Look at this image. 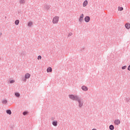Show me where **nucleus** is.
<instances>
[{"mask_svg": "<svg viewBox=\"0 0 130 130\" xmlns=\"http://www.w3.org/2000/svg\"><path fill=\"white\" fill-rule=\"evenodd\" d=\"M69 98H70V99H72V100H76L77 101L78 100H79V97H78V96L77 95H74L73 94H70L69 95Z\"/></svg>", "mask_w": 130, "mask_h": 130, "instance_id": "f257e3e1", "label": "nucleus"}, {"mask_svg": "<svg viewBox=\"0 0 130 130\" xmlns=\"http://www.w3.org/2000/svg\"><path fill=\"white\" fill-rule=\"evenodd\" d=\"M58 20H59V17L57 16L54 17L52 20L53 24H57L58 23Z\"/></svg>", "mask_w": 130, "mask_h": 130, "instance_id": "f03ea898", "label": "nucleus"}, {"mask_svg": "<svg viewBox=\"0 0 130 130\" xmlns=\"http://www.w3.org/2000/svg\"><path fill=\"white\" fill-rule=\"evenodd\" d=\"M77 101L79 102V107H82V106H83V102H82V101L81 100V99H80V98L78 99Z\"/></svg>", "mask_w": 130, "mask_h": 130, "instance_id": "7ed1b4c3", "label": "nucleus"}, {"mask_svg": "<svg viewBox=\"0 0 130 130\" xmlns=\"http://www.w3.org/2000/svg\"><path fill=\"white\" fill-rule=\"evenodd\" d=\"M90 17L89 16H86L84 18V21L85 22H86V23H88V22H89L90 21Z\"/></svg>", "mask_w": 130, "mask_h": 130, "instance_id": "20e7f679", "label": "nucleus"}, {"mask_svg": "<svg viewBox=\"0 0 130 130\" xmlns=\"http://www.w3.org/2000/svg\"><path fill=\"white\" fill-rule=\"evenodd\" d=\"M114 123H115V124H116V125H118V124H120V120H119V119L116 120L114 121Z\"/></svg>", "mask_w": 130, "mask_h": 130, "instance_id": "39448f33", "label": "nucleus"}, {"mask_svg": "<svg viewBox=\"0 0 130 130\" xmlns=\"http://www.w3.org/2000/svg\"><path fill=\"white\" fill-rule=\"evenodd\" d=\"M31 77V75L29 73H26L25 75V79H29Z\"/></svg>", "mask_w": 130, "mask_h": 130, "instance_id": "423d86ee", "label": "nucleus"}, {"mask_svg": "<svg viewBox=\"0 0 130 130\" xmlns=\"http://www.w3.org/2000/svg\"><path fill=\"white\" fill-rule=\"evenodd\" d=\"M82 89L83 91H88V87L87 86H83Z\"/></svg>", "mask_w": 130, "mask_h": 130, "instance_id": "0eeeda50", "label": "nucleus"}, {"mask_svg": "<svg viewBox=\"0 0 130 130\" xmlns=\"http://www.w3.org/2000/svg\"><path fill=\"white\" fill-rule=\"evenodd\" d=\"M47 73H51L52 72V69H51V67H49L47 69Z\"/></svg>", "mask_w": 130, "mask_h": 130, "instance_id": "6e6552de", "label": "nucleus"}, {"mask_svg": "<svg viewBox=\"0 0 130 130\" xmlns=\"http://www.w3.org/2000/svg\"><path fill=\"white\" fill-rule=\"evenodd\" d=\"M83 18H84V14H82V15L80 16V18H79V21H80V22H82V21H83Z\"/></svg>", "mask_w": 130, "mask_h": 130, "instance_id": "1a4fd4ad", "label": "nucleus"}, {"mask_svg": "<svg viewBox=\"0 0 130 130\" xmlns=\"http://www.w3.org/2000/svg\"><path fill=\"white\" fill-rule=\"evenodd\" d=\"M125 28H126V29H129V28H130V24L129 23H126L125 25Z\"/></svg>", "mask_w": 130, "mask_h": 130, "instance_id": "9d476101", "label": "nucleus"}, {"mask_svg": "<svg viewBox=\"0 0 130 130\" xmlns=\"http://www.w3.org/2000/svg\"><path fill=\"white\" fill-rule=\"evenodd\" d=\"M87 5H88V1H85L83 4V7H86V6H87Z\"/></svg>", "mask_w": 130, "mask_h": 130, "instance_id": "9b49d317", "label": "nucleus"}, {"mask_svg": "<svg viewBox=\"0 0 130 130\" xmlns=\"http://www.w3.org/2000/svg\"><path fill=\"white\" fill-rule=\"evenodd\" d=\"M6 112H7V114H9L10 115H11V114H12V111H11V110H7Z\"/></svg>", "mask_w": 130, "mask_h": 130, "instance_id": "f8f14e48", "label": "nucleus"}, {"mask_svg": "<svg viewBox=\"0 0 130 130\" xmlns=\"http://www.w3.org/2000/svg\"><path fill=\"white\" fill-rule=\"evenodd\" d=\"M109 128L111 130H113V129H114V126L113 125H111L109 126Z\"/></svg>", "mask_w": 130, "mask_h": 130, "instance_id": "ddd939ff", "label": "nucleus"}, {"mask_svg": "<svg viewBox=\"0 0 130 130\" xmlns=\"http://www.w3.org/2000/svg\"><path fill=\"white\" fill-rule=\"evenodd\" d=\"M53 125H54V126H56L57 125V122L56 121H54L52 122Z\"/></svg>", "mask_w": 130, "mask_h": 130, "instance_id": "4468645a", "label": "nucleus"}, {"mask_svg": "<svg viewBox=\"0 0 130 130\" xmlns=\"http://www.w3.org/2000/svg\"><path fill=\"white\" fill-rule=\"evenodd\" d=\"M19 23H20V21H19V20H16L15 22V25H19Z\"/></svg>", "mask_w": 130, "mask_h": 130, "instance_id": "2eb2a0df", "label": "nucleus"}, {"mask_svg": "<svg viewBox=\"0 0 130 130\" xmlns=\"http://www.w3.org/2000/svg\"><path fill=\"white\" fill-rule=\"evenodd\" d=\"M32 25H33V22H29L28 23V26L29 27H30V26H32Z\"/></svg>", "mask_w": 130, "mask_h": 130, "instance_id": "dca6fc26", "label": "nucleus"}, {"mask_svg": "<svg viewBox=\"0 0 130 130\" xmlns=\"http://www.w3.org/2000/svg\"><path fill=\"white\" fill-rule=\"evenodd\" d=\"M7 103H8V101L6 100H4L3 101V104H7Z\"/></svg>", "mask_w": 130, "mask_h": 130, "instance_id": "f3484780", "label": "nucleus"}, {"mask_svg": "<svg viewBox=\"0 0 130 130\" xmlns=\"http://www.w3.org/2000/svg\"><path fill=\"white\" fill-rule=\"evenodd\" d=\"M20 4L25 3V0H19Z\"/></svg>", "mask_w": 130, "mask_h": 130, "instance_id": "a211bd4d", "label": "nucleus"}, {"mask_svg": "<svg viewBox=\"0 0 130 130\" xmlns=\"http://www.w3.org/2000/svg\"><path fill=\"white\" fill-rule=\"evenodd\" d=\"M118 11H123V8L122 7H118Z\"/></svg>", "mask_w": 130, "mask_h": 130, "instance_id": "6ab92c4d", "label": "nucleus"}, {"mask_svg": "<svg viewBox=\"0 0 130 130\" xmlns=\"http://www.w3.org/2000/svg\"><path fill=\"white\" fill-rule=\"evenodd\" d=\"M15 95L16 96V97H20V93H15Z\"/></svg>", "mask_w": 130, "mask_h": 130, "instance_id": "aec40b11", "label": "nucleus"}, {"mask_svg": "<svg viewBox=\"0 0 130 130\" xmlns=\"http://www.w3.org/2000/svg\"><path fill=\"white\" fill-rule=\"evenodd\" d=\"M125 69H126V66H123L122 67V70H125Z\"/></svg>", "mask_w": 130, "mask_h": 130, "instance_id": "412c9836", "label": "nucleus"}, {"mask_svg": "<svg viewBox=\"0 0 130 130\" xmlns=\"http://www.w3.org/2000/svg\"><path fill=\"white\" fill-rule=\"evenodd\" d=\"M10 83L11 84H13V83H15V80H11V81H10Z\"/></svg>", "mask_w": 130, "mask_h": 130, "instance_id": "4be33fe9", "label": "nucleus"}, {"mask_svg": "<svg viewBox=\"0 0 130 130\" xmlns=\"http://www.w3.org/2000/svg\"><path fill=\"white\" fill-rule=\"evenodd\" d=\"M41 58H42V57H41V56H40V55H39V56H38V59H41Z\"/></svg>", "mask_w": 130, "mask_h": 130, "instance_id": "5701e85b", "label": "nucleus"}, {"mask_svg": "<svg viewBox=\"0 0 130 130\" xmlns=\"http://www.w3.org/2000/svg\"><path fill=\"white\" fill-rule=\"evenodd\" d=\"M27 113H28L27 112H24L23 113V115H27Z\"/></svg>", "mask_w": 130, "mask_h": 130, "instance_id": "b1692460", "label": "nucleus"}, {"mask_svg": "<svg viewBox=\"0 0 130 130\" xmlns=\"http://www.w3.org/2000/svg\"><path fill=\"white\" fill-rule=\"evenodd\" d=\"M128 71H130V65L128 67Z\"/></svg>", "mask_w": 130, "mask_h": 130, "instance_id": "393cba45", "label": "nucleus"}, {"mask_svg": "<svg viewBox=\"0 0 130 130\" xmlns=\"http://www.w3.org/2000/svg\"><path fill=\"white\" fill-rule=\"evenodd\" d=\"M92 130H97V129H93Z\"/></svg>", "mask_w": 130, "mask_h": 130, "instance_id": "a878e982", "label": "nucleus"}]
</instances>
